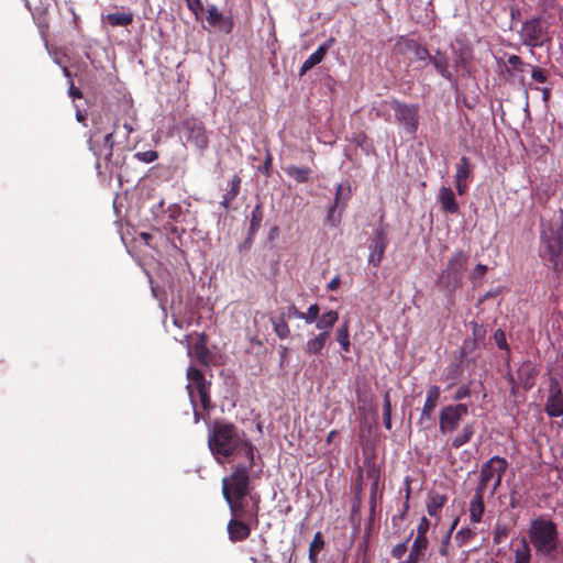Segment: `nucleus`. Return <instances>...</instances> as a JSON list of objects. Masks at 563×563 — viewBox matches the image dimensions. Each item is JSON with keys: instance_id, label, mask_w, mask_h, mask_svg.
Instances as JSON below:
<instances>
[{"instance_id": "nucleus-45", "label": "nucleus", "mask_w": 563, "mask_h": 563, "mask_svg": "<svg viewBox=\"0 0 563 563\" xmlns=\"http://www.w3.org/2000/svg\"><path fill=\"white\" fill-rule=\"evenodd\" d=\"M418 43L412 40V38H408L406 36H401L397 43H396V47L399 52H405V51H410L412 52V49L416 47Z\"/></svg>"}, {"instance_id": "nucleus-25", "label": "nucleus", "mask_w": 563, "mask_h": 563, "mask_svg": "<svg viewBox=\"0 0 563 563\" xmlns=\"http://www.w3.org/2000/svg\"><path fill=\"white\" fill-rule=\"evenodd\" d=\"M328 339L329 336L325 333L313 334L311 338L307 340V342L303 345L305 353L307 355L321 354V352L325 347Z\"/></svg>"}, {"instance_id": "nucleus-19", "label": "nucleus", "mask_w": 563, "mask_h": 563, "mask_svg": "<svg viewBox=\"0 0 563 563\" xmlns=\"http://www.w3.org/2000/svg\"><path fill=\"white\" fill-rule=\"evenodd\" d=\"M335 40L333 37L328 38L323 42L316 52H313L301 65L300 76L305 75L308 70L320 64L329 49L334 45Z\"/></svg>"}, {"instance_id": "nucleus-18", "label": "nucleus", "mask_w": 563, "mask_h": 563, "mask_svg": "<svg viewBox=\"0 0 563 563\" xmlns=\"http://www.w3.org/2000/svg\"><path fill=\"white\" fill-rule=\"evenodd\" d=\"M455 188L459 195L463 196L468 190V184L473 178L472 166L466 156H462L456 165Z\"/></svg>"}, {"instance_id": "nucleus-2", "label": "nucleus", "mask_w": 563, "mask_h": 563, "mask_svg": "<svg viewBox=\"0 0 563 563\" xmlns=\"http://www.w3.org/2000/svg\"><path fill=\"white\" fill-rule=\"evenodd\" d=\"M527 536L538 560L544 563L562 561L563 539L554 521L544 516L532 519Z\"/></svg>"}, {"instance_id": "nucleus-63", "label": "nucleus", "mask_w": 563, "mask_h": 563, "mask_svg": "<svg viewBox=\"0 0 563 563\" xmlns=\"http://www.w3.org/2000/svg\"><path fill=\"white\" fill-rule=\"evenodd\" d=\"M76 119H77V121H79V122H84V121H85V114H84L80 110H77V112H76Z\"/></svg>"}, {"instance_id": "nucleus-42", "label": "nucleus", "mask_w": 563, "mask_h": 563, "mask_svg": "<svg viewBox=\"0 0 563 563\" xmlns=\"http://www.w3.org/2000/svg\"><path fill=\"white\" fill-rule=\"evenodd\" d=\"M383 418H384V426L387 430L391 429V405L389 395L386 394L384 397L383 402Z\"/></svg>"}, {"instance_id": "nucleus-58", "label": "nucleus", "mask_w": 563, "mask_h": 563, "mask_svg": "<svg viewBox=\"0 0 563 563\" xmlns=\"http://www.w3.org/2000/svg\"><path fill=\"white\" fill-rule=\"evenodd\" d=\"M271 555L266 552L262 553L260 556H251L252 563H271Z\"/></svg>"}, {"instance_id": "nucleus-23", "label": "nucleus", "mask_w": 563, "mask_h": 563, "mask_svg": "<svg viewBox=\"0 0 563 563\" xmlns=\"http://www.w3.org/2000/svg\"><path fill=\"white\" fill-rule=\"evenodd\" d=\"M453 53L456 55L455 64L456 66H464L466 62L472 56V47L471 44L463 37H456L455 41L451 44Z\"/></svg>"}, {"instance_id": "nucleus-51", "label": "nucleus", "mask_w": 563, "mask_h": 563, "mask_svg": "<svg viewBox=\"0 0 563 563\" xmlns=\"http://www.w3.org/2000/svg\"><path fill=\"white\" fill-rule=\"evenodd\" d=\"M439 553L442 556L449 558L451 554V537L450 532H446V534L443 537L441 541V545L439 549Z\"/></svg>"}, {"instance_id": "nucleus-12", "label": "nucleus", "mask_w": 563, "mask_h": 563, "mask_svg": "<svg viewBox=\"0 0 563 563\" xmlns=\"http://www.w3.org/2000/svg\"><path fill=\"white\" fill-rule=\"evenodd\" d=\"M233 517L257 521L258 499L253 496L224 498Z\"/></svg>"}, {"instance_id": "nucleus-27", "label": "nucleus", "mask_w": 563, "mask_h": 563, "mask_svg": "<svg viewBox=\"0 0 563 563\" xmlns=\"http://www.w3.org/2000/svg\"><path fill=\"white\" fill-rule=\"evenodd\" d=\"M484 495L485 494L475 492L470 503V520L472 523H479L482 520L485 510Z\"/></svg>"}, {"instance_id": "nucleus-39", "label": "nucleus", "mask_w": 563, "mask_h": 563, "mask_svg": "<svg viewBox=\"0 0 563 563\" xmlns=\"http://www.w3.org/2000/svg\"><path fill=\"white\" fill-rule=\"evenodd\" d=\"M324 541L322 539L321 532H317L313 537V540L309 547V561L310 563H317V553L323 548Z\"/></svg>"}, {"instance_id": "nucleus-35", "label": "nucleus", "mask_w": 563, "mask_h": 563, "mask_svg": "<svg viewBox=\"0 0 563 563\" xmlns=\"http://www.w3.org/2000/svg\"><path fill=\"white\" fill-rule=\"evenodd\" d=\"M430 62L442 77H444L449 81L453 80V76L449 70L448 59L444 55L438 53L437 56L430 58Z\"/></svg>"}, {"instance_id": "nucleus-16", "label": "nucleus", "mask_w": 563, "mask_h": 563, "mask_svg": "<svg viewBox=\"0 0 563 563\" xmlns=\"http://www.w3.org/2000/svg\"><path fill=\"white\" fill-rule=\"evenodd\" d=\"M351 188L349 184H340L336 187L335 198L333 205L329 208L327 220L335 227L341 220L342 211L345 207L346 201L350 198Z\"/></svg>"}, {"instance_id": "nucleus-50", "label": "nucleus", "mask_w": 563, "mask_h": 563, "mask_svg": "<svg viewBox=\"0 0 563 563\" xmlns=\"http://www.w3.org/2000/svg\"><path fill=\"white\" fill-rule=\"evenodd\" d=\"M165 211L166 209L164 208V200H159L156 205H154L151 209V212L153 214V217L159 221V222H164L165 220Z\"/></svg>"}, {"instance_id": "nucleus-24", "label": "nucleus", "mask_w": 563, "mask_h": 563, "mask_svg": "<svg viewBox=\"0 0 563 563\" xmlns=\"http://www.w3.org/2000/svg\"><path fill=\"white\" fill-rule=\"evenodd\" d=\"M438 201L445 212L451 214L459 212V203L456 202L455 195L451 188L442 186L439 189Z\"/></svg>"}, {"instance_id": "nucleus-37", "label": "nucleus", "mask_w": 563, "mask_h": 563, "mask_svg": "<svg viewBox=\"0 0 563 563\" xmlns=\"http://www.w3.org/2000/svg\"><path fill=\"white\" fill-rule=\"evenodd\" d=\"M181 214V207L177 203H172L166 208L165 211V219L163 225L166 230H169L170 232H176V229L172 225V221H176Z\"/></svg>"}, {"instance_id": "nucleus-61", "label": "nucleus", "mask_w": 563, "mask_h": 563, "mask_svg": "<svg viewBox=\"0 0 563 563\" xmlns=\"http://www.w3.org/2000/svg\"><path fill=\"white\" fill-rule=\"evenodd\" d=\"M69 96H71L73 98H80L81 97V92L79 89H77L75 86H74V82L70 81V85H69Z\"/></svg>"}, {"instance_id": "nucleus-56", "label": "nucleus", "mask_w": 563, "mask_h": 563, "mask_svg": "<svg viewBox=\"0 0 563 563\" xmlns=\"http://www.w3.org/2000/svg\"><path fill=\"white\" fill-rule=\"evenodd\" d=\"M531 77L538 82H544L547 80V73L540 67H532Z\"/></svg>"}, {"instance_id": "nucleus-21", "label": "nucleus", "mask_w": 563, "mask_h": 563, "mask_svg": "<svg viewBox=\"0 0 563 563\" xmlns=\"http://www.w3.org/2000/svg\"><path fill=\"white\" fill-rule=\"evenodd\" d=\"M244 520L245 519L233 517L228 522L227 530L230 541L239 542L249 538L251 528L246 522H244Z\"/></svg>"}, {"instance_id": "nucleus-41", "label": "nucleus", "mask_w": 563, "mask_h": 563, "mask_svg": "<svg viewBox=\"0 0 563 563\" xmlns=\"http://www.w3.org/2000/svg\"><path fill=\"white\" fill-rule=\"evenodd\" d=\"M38 5L36 7H32L31 5V2H26L27 4V9L30 10V12L32 13L34 20L36 21L37 25L40 29H45L48 26L47 22L45 20H43L40 15V12L42 10H44L42 7L44 4V2H36Z\"/></svg>"}, {"instance_id": "nucleus-54", "label": "nucleus", "mask_w": 563, "mask_h": 563, "mask_svg": "<svg viewBox=\"0 0 563 563\" xmlns=\"http://www.w3.org/2000/svg\"><path fill=\"white\" fill-rule=\"evenodd\" d=\"M494 340L499 349H507L506 335L503 330L498 329L495 331Z\"/></svg>"}, {"instance_id": "nucleus-26", "label": "nucleus", "mask_w": 563, "mask_h": 563, "mask_svg": "<svg viewBox=\"0 0 563 563\" xmlns=\"http://www.w3.org/2000/svg\"><path fill=\"white\" fill-rule=\"evenodd\" d=\"M339 320V313L335 310H329L323 312L321 316L319 314L316 321V328L319 330V333H325L330 336V331L334 327V324Z\"/></svg>"}, {"instance_id": "nucleus-29", "label": "nucleus", "mask_w": 563, "mask_h": 563, "mask_svg": "<svg viewBox=\"0 0 563 563\" xmlns=\"http://www.w3.org/2000/svg\"><path fill=\"white\" fill-rule=\"evenodd\" d=\"M428 547H429V541H421V540L415 539L410 547V551H409L406 560H404V562L405 563H419L420 560L424 556V554L428 550Z\"/></svg>"}, {"instance_id": "nucleus-59", "label": "nucleus", "mask_w": 563, "mask_h": 563, "mask_svg": "<svg viewBox=\"0 0 563 563\" xmlns=\"http://www.w3.org/2000/svg\"><path fill=\"white\" fill-rule=\"evenodd\" d=\"M508 63L509 65L514 68V69H519V66L522 65V62L520 59V57L516 56V55H511L509 56L508 58Z\"/></svg>"}, {"instance_id": "nucleus-10", "label": "nucleus", "mask_w": 563, "mask_h": 563, "mask_svg": "<svg viewBox=\"0 0 563 563\" xmlns=\"http://www.w3.org/2000/svg\"><path fill=\"white\" fill-rule=\"evenodd\" d=\"M467 415L466 404H451L442 407L439 413V431L442 434H452Z\"/></svg>"}, {"instance_id": "nucleus-47", "label": "nucleus", "mask_w": 563, "mask_h": 563, "mask_svg": "<svg viewBox=\"0 0 563 563\" xmlns=\"http://www.w3.org/2000/svg\"><path fill=\"white\" fill-rule=\"evenodd\" d=\"M408 541H409V538L406 541L394 545L393 549L390 550V555L394 559L400 560L406 554V552L408 550Z\"/></svg>"}, {"instance_id": "nucleus-20", "label": "nucleus", "mask_w": 563, "mask_h": 563, "mask_svg": "<svg viewBox=\"0 0 563 563\" xmlns=\"http://www.w3.org/2000/svg\"><path fill=\"white\" fill-rule=\"evenodd\" d=\"M537 375L534 365L531 362H523L517 371V382L511 377L510 383L523 389H530Z\"/></svg>"}, {"instance_id": "nucleus-7", "label": "nucleus", "mask_w": 563, "mask_h": 563, "mask_svg": "<svg viewBox=\"0 0 563 563\" xmlns=\"http://www.w3.org/2000/svg\"><path fill=\"white\" fill-rule=\"evenodd\" d=\"M540 239V255L548 260L554 269H559L560 256L563 250L561 228L554 229L551 225L545 228L544 224H542Z\"/></svg>"}, {"instance_id": "nucleus-62", "label": "nucleus", "mask_w": 563, "mask_h": 563, "mask_svg": "<svg viewBox=\"0 0 563 563\" xmlns=\"http://www.w3.org/2000/svg\"><path fill=\"white\" fill-rule=\"evenodd\" d=\"M260 210V207L256 206L255 209L252 211V228L258 227L261 219H257L256 213Z\"/></svg>"}, {"instance_id": "nucleus-5", "label": "nucleus", "mask_w": 563, "mask_h": 563, "mask_svg": "<svg viewBox=\"0 0 563 563\" xmlns=\"http://www.w3.org/2000/svg\"><path fill=\"white\" fill-rule=\"evenodd\" d=\"M187 389L194 407L195 421L198 422L201 415L197 409V401L199 400L203 410H208L211 407L209 386L202 373L194 366L187 369Z\"/></svg>"}, {"instance_id": "nucleus-38", "label": "nucleus", "mask_w": 563, "mask_h": 563, "mask_svg": "<svg viewBox=\"0 0 563 563\" xmlns=\"http://www.w3.org/2000/svg\"><path fill=\"white\" fill-rule=\"evenodd\" d=\"M320 313V308L317 303H312L308 307L307 311H294V317L303 320L307 324L316 323Z\"/></svg>"}, {"instance_id": "nucleus-3", "label": "nucleus", "mask_w": 563, "mask_h": 563, "mask_svg": "<svg viewBox=\"0 0 563 563\" xmlns=\"http://www.w3.org/2000/svg\"><path fill=\"white\" fill-rule=\"evenodd\" d=\"M508 463L506 459L493 456L481 467V477L475 492L494 495L501 484L503 475L507 470Z\"/></svg>"}, {"instance_id": "nucleus-28", "label": "nucleus", "mask_w": 563, "mask_h": 563, "mask_svg": "<svg viewBox=\"0 0 563 563\" xmlns=\"http://www.w3.org/2000/svg\"><path fill=\"white\" fill-rule=\"evenodd\" d=\"M133 21V14L130 11H121L102 15V22L111 26H126Z\"/></svg>"}, {"instance_id": "nucleus-13", "label": "nucleus", "mask_w": 563, "mask_h": 563, "mask_svg": "<svg viewBox=\"0 0 563 563\" xmlns=\"http://www.w3.org/2000/svg\"><path fill=\"white\" fill-rule=\"evenodd\" d=\"M523 42L530 46H541L549 41V32L545 22L540 18H533L523 23L521 29Z\"/></svg>"}, {"instance_id": "nucleus-55", "label": "nucleus", "mask_w": 563, "mask_h": 563, "mask_svg": "<svg viewBox=\"0 0 563 563\" xmlns=\"http://www.w3.org/2000/svg\"><path fill=\"white\" fill-rule=\"evenodd\" d=\"M471 395V388L468 385H464L457 389V391L453 396V400L460 401L462 399L467 398Z\"/></svg>"}, {"instance_id": "nucleus-36", "label": "nucleus", "mask_w": 563, "mask_h": 563, "mask_svg": "<svg viewBox=\"0 0 563 563\" xmlns=\"http://www.w3.org/2000/svg\"><path fill=\"white\" fill-rule=\"evenodd\" d=\"M285 173L297 183H306L310 177L311 169L309 167L289 165L285 168Z\"/></svg>"}, {"instance_id": "nucleus-49", "label": "nucleus", "mask_w": 563, "mask_h": 563, "mask_svg": "<svg viewBox=\"0 0 563 563\" xmlns=\"http://www.w3.org/2000/svg\"><path fill=\"white\" fill-rule=\"evenodd\" d=\"M158 157L157 155V152L155 151H145V152H137L135 154V158L140 162H143V163H146V164H150V163H153L154 161H156Z\"/></svg>"}, {"instance_id": "nucleus-52", "label": "nucleus", "mask_w": 563, "mask_h": 563, "mask_svg": "<svg viewBox=\"0 0 563 563\" xmlns=\"http://www.w3.org/2000/svg\"><path fill=\"white\" fill-rule=\"evenodd\" d=\"M486 272H487V266L486 265L477 264L475 266V268L473 271H471L470 278L473 282H476V280L481 279L485 275Z\"/></svg>"}, {"instance_id": "nucleus-57", "label": "nucleus", "mask_w": 563, "mask_h": 563, "mask_svg": "<svg viewBox=\"0 0 563 563\" xmlns=\"http://www.w3.org/2000/svg\"><path fill=\"white\" fill-rule=\"evenodd\" d=\"M406 483H407V489H406V501L404 504V508L399 515V519L402 520L409 509V498H410V487H409V479L406 478Z\"/></svg>"}, {"instance_id": "nucleus-34", "label": "nucleus", "mask_w": 563, "mask_h": 563, "mask_svg": "<svg viewBox=\"0 0 563 563\" xmlns=\"http://www.w3.org/2000/svg\"><path fill=\"white\" fill-rule=\"evenodd\" d=\"M531 544L527 538H522L515 550V563H531Z\"/></svg>"}, {"instance_id": "nucleus-17", "label": "nucleus", "mask_w": 563, "mask_h": 563, "mask_svg": "<svg viewBox=\"0 0 563 563\" xmlns=\"http://www.w3.org/2000/svg\"><path fill=\"white\" fill-rule=\"evenodd\" d=\"M388 244L387 233L384 229H376L369 243L368 263L377 267L384 256Z\"/></svg>"}, {"instance_id": "nucleus-64", "label": "nucleus", "mask_w": 563, "mask_h": 563, "mask_svg": "<svg viewBox=\"0 0 563 563\" xmlns=\"http://www.w3.org/2000/svg\"><path fill=\"white\" fill-rule=\"evenodd\" d=\"M123 128L126 131V135H130L133 132V126L130 123H124Z\"/></svg>"}, {"instance_id": "nucleus-22", "label": "nucleus", "mask_w": 563, "mask_h": 563, "mask_svg": "<svg viewBox=\"0 0 563 563\" xmlns=\"http://www.w3.org/2000/svg\"><path fill=\"white\" fill-rule=\"evenodd\" d=\"M440 387L437 385L430 386L427 391L426 400L421 410L419 423H423L431 419L432 413L437 407L438 400L440 398Z\"/></svg>"}, {"instance_id": "nucleus-31", "label": "nucleus", "mask_w": 563, "mask_h": 563, "mask_svg": "<svg viewBox=\"0 0 563 563\" xmlns=\"http://www.w3.org/2000/svg\"><path fill=\"white\" fill-rule=\"evenodd\" d=\"M241 187V178L239 175H234L230 180V187L225 190L222 196L221 206L228 209L230 203L238 197Z\"/></svg>"}, {"instance_id": "nucleus-15", "label": "nucleus", "mask_w": 563, "mask_h": 563, "mask_svg": "<svg viewBox=\"0 0 563 563\" xmlns=\"http://www.w3.org/2000/svg\"><path fill=\"white\" fill-rule=\"evenodd\" d=\"M183 132L186 141L199 151H205L208 147L209 141L201 121L195 118L186 119L183 122Z\"/></svg>"}, {"instance_id": "nucleus-11", "label": "nucleus", "mask_w": 563, "mask_h": 563, "mask_svg": "<svg viewBox=\"0 0 563 563\" xmlns=\"http://www.w3.org/2000/svg\"><path fill=\"white\" fill-rule=\"evenodd\" d=\"M467 258L468 255L464 251H456L452 254L446 268L440 276L441 280L448 278L446 287L455 289L461 286Z\"/></svg>"}, {"instance_id": "nucleus-1", "label": "nucleus", "mask_w": 563, "mask_h": 563, "mask_svg": "<svg viewBox=\"0 0 563 563\" xmlns=\"http://www.w3.org/2000/svg\"><path fill=\"white\" fill-rule=\"evenodd\" d=\"M208 446L217 462L223 463L227 459L244 457L254 460V446L244 431L229 422L214 421L209 428Z\"/></svg>"}, {"instance_id": "nucleus-32", "label": "nucleus", "mask_w": 563, "mask_h": 563, "mask_svg": "<svg viewBox=\"0 0 563 563\" xmlns=\"http://www.w3.org/2000/svg\"><path fill=\"white\" fill-rule=\"evenodd\" d=\"M474 433H475L474 424L473 423L465 424L462 428L461 432H459L455 437L452 438L451 443H450L451 448L460 449L461 446H463L464 444H466L467 442L471 441Z\"/></svg>"}, {"instance_id": "nucleus-60", "label": "nucleus", "mask_w": 563, "mask_h": 563, "mask_svg": "<svg viewBox=\"0 0 563 563\" xmlns=\"http://www.w3.org/2000/svg\"><path fill=\"white\" fill-rule=\"evenodd\" d=\"M341 284V279L339 276L333 277L329 283L327 288L329 290H336Z\"/></svg>"}, {"instance_id": "nucleus-33", "label": "nucleus", "mask_w": 563, "mask_h": 563, "mask_svg": "<svg viewBox=\"0 0 563 563\" xmlns=\"http://www.w3.org/2000/svg\"><path fill=\"white\" fill-rule=\"evenodd\" d=\"M335 339L344 353L351 350L350 342V324L349 320H344L335 331Z\"/></svg>"}, {"instance_id": "nucleus-30", "label": "nucleus", "mask_w": 563, "mask_h": 563, "mask_svg": "<svg viewBox=\"0 0 563 563\" xmlns=\"http://www.w3.org/2000/svg\"><path fill=\"white\" fill-rule=\"evenodd\" d=\"M448 498L443 494L432 493L428 496L427 511L430 517H440L441 509L445 505Z\"/></svg>"}, {"instance_id": "nucleus-4", "label": "nucleus", "mask_w": 563, "mask_h": 563, "mask_svg": "<svg viewBox=\"0 0 563 563\" xmlns=\"http://www.w3.org/2000/svg\"><path fill=\"white\" fill-rule=\"evenodd\" d=\"M254 465V460L238 464L230 476L222 479V495L224 498L243 497L250 495L249 472Z\"/></svg>"}, {"instance_id": "nucleus-8", "label": "nucleus", "mask_w": 563, "mask_h": 563, "mask_svg": "<svg viewBox=\"0 0 563 563\" xmlns=\"http://www.w3.org/2000/svg\"><path fill=\"white\" fill-rule=\"evenodd\" d=\"M387 104L394 110L395 120L404 128L405 132L415 135L419 125V107L417 104H407L396 99L382 103V106Z\"/></svg>"}, {"instance_id": "nucleus-43", "label": "nucleus", "mask_w": 563, "mask_h": 563, "mask_svg": "<svg viewBox=\"0 0 563 563\" xmlns=\"http://www.w3.org/2000/svg\"><path fill=\"white\" fill-rule=\"evenodd\" d=\"M509 534V528L503 523H496L494 529V542L496 544L503 543Z\"/></svg>"}, {"instance_id": "nucleus-40", "label": "nucleus", "mask_w": 563, "mask_h": 563, "mask_svg": "<svg viewBox=\"0 0 563 563\" xmlns=\"http://www.w3.org/2000/svg\"><path fill=\"white\" fill-rule=\"evenodd\" d=\"M476 536V532L473 531L471 528L468 527H463L461 528L456 534H455V541L457 543L459 547H463L465 545L466 543H468L471 540H473Z\"/></svg>"}, {"instance_id": "nucleus-44", "label": "nucleus", "mask_w": 563, "mask_h": 563, "mask_svg": "<svg viewBox=\"0 0 563 563\" xmlns=\"http://www.w3.org/2000/svg\"><path fill=\"white\" fill-rule=\"evenodd\" d=\"M430 529V521L427 519V517H422L417 526V536L415 539L421 540V541H429L427 538V533Z\"/></svg>"}, {"instance_id": "nucleus-53", "label": "nucleus", "mask_w": 563, "mask_h": 563, "mask_svg": "<svg viewBox=\"0 0 563 563\" xmlns=\"http://www.w3.org/2000/svg\"><path fill=\"white\" fill-rule=\"evenodd\" d=\"M412 53L419 60H426L431 58L429 51L426 47L420 46L419 44L416 45V47L412 49Z\"/></svg>"}, {"instance_id": "nucleus-46", "label": "nucleus", "mask_w": 563, "mask_h": 563, "mask_svg": "<svg viewBox=\"0 0 563 563\" xmlns=\"http://www.w3.org/2000/svg\"><path fill=\"white\" fill-rule=\"evenodd\" d=\"M274 331L279 339H286L290 333V329L284 320L274 322Z\"/></svg>"}, {"instance_id": "nucleus-14", "label": "nucleus", "mask_w": 563, "mask_h": 563, "mask_svg": "<svg viewBox=\"0 0 563 563\" xmlns=\"http://www.w3.org/2000/svg\"><path fill=\"white\" fill-rule=\"evenodd\" d=\"M544 411L550 418L563 416V390L559 379L554 376L549 378Z\"/></svg>"}, {"instance_id": "nucleus-9", "label": "nucleus", "mask_w": 563, "mask_h": 563, "mask_svg": "<svg viewBox=\"0 0 563 563\" xmlns=\"http://www.w3.org/2000/svg\"><path fill=\"white\" fill-rule=\"evenodd\" d=\"M111 121H112V117L109 112H103V113H100L99 115L92 118L93 130H92L90 139H89V146H90V150L93 151L96 155H101L102 150L98 148L95 145L93 139L103 132H104L103 144L106 147V155L107 156L112 155L113 134L115 132V128H113L111 131H107V125L110 124Z\"/></svg>"}, {"instance_id": "nucleus-48", "label": "nucleus", "mask_w": 563, "mask_h": 563, "mask_svg": "<svg viewBox=\"0 0 563 563\" xmlns=\"http://www.w3.org/2000/svg\"><path fill=\"white\" fill-rule=\"evenodd\" d=\"M195 355L201 364H207L209 361L208 351L203 343L199 342L194 349Z\"/></svg>"}, {"instance_id": "nucleus-6", "label": "nucleus", "mask_w": 563, "mask_h": 563, "mask_svg": "<svg viewBox=\"0 0 563 563\" xmlns=\"http://www.w3.org/2000/svg\"><path fill=\"white\" fill-rule=\"evenodd\" d=\"M189 10L198 20H206L207 23L216 30L230 33L233 27L232 16L229 13L219 11L213 4L205 7L203 2H187Z\"/></svg>"}]
</instances>
